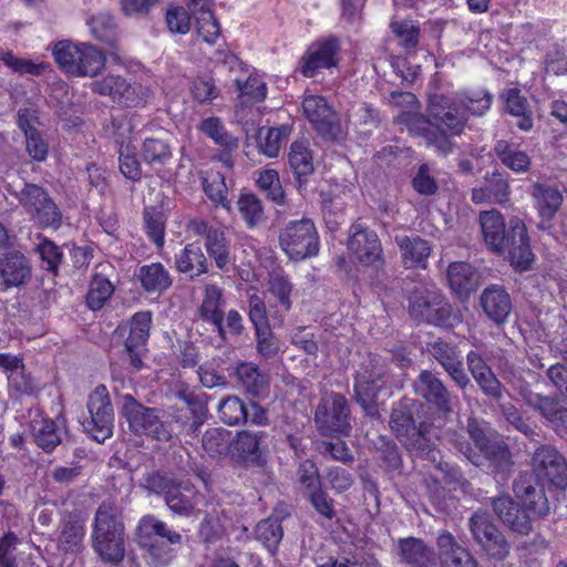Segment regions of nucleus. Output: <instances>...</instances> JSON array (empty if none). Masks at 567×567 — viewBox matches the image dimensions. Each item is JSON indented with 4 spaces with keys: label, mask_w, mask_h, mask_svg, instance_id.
I'll list each match as a JSON object with an SVG mask.
<instances>
[{
    "label": "nucleus",
    "mask_w": 567,
    "mask_h": 567,
    "mask_svg": "<svg viewBox=\"0 0 567 567\" xmlns=\"http://www.w3.org/2000/svg\"><path fill=\"white\" fill-rule=\"evenodd\" d=\"M426 112L401 111L395 123L405 125L411 135L422 137L440 154H452L455 145L451 137L462 135L468 122L465 111L455 95L434 93L429 96Z\"/></svg>",
    "instance_id": "f257e3e1"
},
{
    "label": "nucleus",
    "mask_w": 567,
    "mask_h": 567,
    "mask_svg": "<svg viewBox=\"0 0 567 567\" xmlns=\"http://www.w3.org/2000/svg\"><path fill=\"white\" fill-rule=\"evenodd\" d=\"M423 405L417 400L402 398L393 405L390 427L396 439L409 450L430 452L434 446V439H439L440 429L426 421H416Z\"/></svg>",
    "instance_id": "f03ea898"
},
{
    "label": "nucleus",
    "mask_w": 567,
    "mask_h": 567,
    "mask_svg": "<svg viewBox=\"0 0 567 567\" xmlns=\"http://www.w3.org/2000/svg\"><path fill=\"white\" fill-rule=\"evenodd\" d=\"M92 546L103 561L118 564L125 556V526L122 512L103 502L96 509L92 526Z\"/></svg>",
    "instance_id": "7ed1b4c3"
},
{
    "label": "nucleus",
    "mask_w": 567,
    "mask_h": 567,
    "mask_svg": "<svg viewBox=\"0 0 567 567\" xmlns=\"http://www.w3.org/2000/svg\"><path fill=\"white\" fill-rule=\"evenodd\" d=\"M408 311L412 320L452 329L462 322V315L442 295L431 291L419 281L406 290Z\"/></svg>",
    "instance_id": "20e7f679"
},
{
    "label": "nucleus",
    "mask_w": 567,
    "mask_h": 567,
    "mask_svg": "<svg viewBox=\"0 0 567 567\" xmlns=\"http://www.w3.org/2000/svg\"><path fill=\"white\" fill-rule=\"evenodd\" d=\"M347 250L350 258L360 267L370 270L371 285L379 286L386 279L385 256L378 234L361 224H353L349 229Z\"/></svg>",
    "instance_id": "39448f33"
},
{
    "label": "nucleus",
    "mask_w": 567,
    "mask_h": 567,
    "mask_svg": "<svg viewBox=\"0 0 567 567\" xmlns=\"http://www.w3.org/2000/svg\"><path fill=\"white\" fill-rule=\"evenodd\" d=\"M138 546L151 557L155 566L168 565L176 556L175 546L182 544V535L168 528L154 515H144L136 528Z\"/></svg>",
    "instance_id": "423d86ee"
},
{
    "label": "nucleus",
    "mask_w": 567,
    "mask_h": 567,
    "mask_svg": "<svg viewBox=\"0 0 567 567\" xmlns=\"http://www.w3.org/2000/svg\"><path fill=\"white\" fill-rule=\"evenodd\" d=\"M105 53L92 44H75L69 40L59 41L53 49L55 63L73 76L97 75L105 68Z\"/></svg>",
    "instance_id": "0eeeda50"
},
{
    "label": "nucleus",
    "mask_w": 567,
    "mask_h": 567,
    "mask_svg": "<svg viewBox=\"0 0 567 567\" xmlns=\"http://www.w3.org/2000/svg\"><path fill=\"white\" fill-rule=\"evenodd\" d=\"M455 446L474 465L485 466L501 481H505L512 473L514 462L508 445L501 439L494 437L480 451H475L463 436L454 434Z\"/></svg>",
    "instance_id": "6e6552de"
},
{
    "label": "nucleus",
    "mask_w": 567,
    "mask_h": 567,
    "mask_svg": "<svg viewBox=\"0 0 567 567\" xmlns=\"http://www.w3.org/2000/svg\"><path fill=\"white\" fill-rule=\"evenodd\" d=\"M341 40L334 35H323L313 40L299 58L296 72L306 79H315L323 71L338 69L340 64Z\"/></svg>",
    "instance_id": "1a4fd4ad"
},
{
    "label": "nucleus",
    "mask_w": 567,
    "mask_h": 567,
    "mask_svg": "<svg viewBox=\"0 0 567 567\" xmlns=\"http://www.w3.org/2000/svg\"><path fill=\"white\" fill-rule=\"evenodd\" d=\"M282 251L292 260H303L318 255L320 239L310 218L289 221L279 234Z\"/></svg>",
    "instance_id": "9d476101"
},
{
    "label": "nucleus",
    "mask_w": 567,
    "mask_h": 567,
    "mask_svg": "<svg viewBox=\"0 0 567 567\" xmlns=\"http://www.w3.org/2000/svg\"><path fill=\"white\" fill-rule=\"evenodd\" d=\"M122 415L136 435H145L162 442L172 439L171 425L159 417V411L143 405L131 394L124 396Z\"/></svg>",
    "instance_id": "9b49d317"
},
{
    "label": "nucleus",
    "mask_w": 567,
    "mask_h": 567,
    "mask_svg": "<svg viewBox=\"0 0 567 567\" xmlns=\"http://www.w3.org/2000/svg\"><path fill=\"white\" fill-rule=\"evenodd\" d=\"M315 422L323 436H348L351 432L350 408L344 395L332 392L321 399L315 412Z\"/></svg>",
    "instance_id": "f8f14e48"
},
{
    "label": "nucleus",
    "mask_w": 567,
    "mask_h": 567,
    "mask_svg": "<svg viewBox=\"0 0 567 567\" xmlns=\"http://www.w3.org/2000/svg\"><path fill=\"white\" fill-rule=\"evenodd\" d=\"M25 213L40 228L59 229L62 224V213L47 189L27 183L18 196Z\"/></svg>",
    "instance_id": "ddd939ff"
},
{
    "label": "nucleus",
    "mask_w": 567,
    "mask_h": 567,
    "mask_svg": "<svg viewBox=\"0 0 567 567\" xmlns=\"http://www.w3.org/2000/svg\"><path fill=\"white\" fill-rule=\"evenodd\" d=\"M146 487L163 496L168 508L178 515H189L198 504L200 494L192 485H183L161 473H153L145 480Z\"/></svg>",
    "instance_id": "4468645a"
},
{
    "label": "nucleus",
    "mask_w": 567,
    "mask_h": 567,
    "mask_svg": "<svg viewBox=\"0 0 567 567\" xmlns=\"http://www.w3.org/2000/svg\"><path fill=\"white\" fill-rule=\"evenodd\" d=\"M89 416L82 425L85 432L96 442L103 443L111 437L114 427V412L109 391L101 384L87 398Z\"/></svg>",
    "instance_id": "2eb2a0df"
},
{
    "label": "nucleus",
    "mask_w": 567,
    "mask_h": 567,
    "mask_svg": "<svg viewBox=\"0 0 567 567\" xmlns=\"http://www.w3.org/2000/svg\"><path fill=\"white\" fill-rule=\"evenodd\" d=\"M533 471L538 482L549 491L563 493L567 487V462L561 453L550 445L536 449L532 458Z\"/></svg>",
    "instance_id": "dca6fc26"
},
{
    "label": "nucleus",
    "mask_w": 567,
    "mask_h": 567,
    "mask_svg": "<svg viewBox=\"0 0 567 567\" xmlns=\"http://www.w3.org/2000/svg\"><path fill=\"white\" fill-rule=\"evenodd\" d=\"M496 254H508V259L515 270L530 269L534 254L530 248L529 236L525 223L519 218H512L504 236L502 247Z\"/></svg>",
    "instance_id": "f3484780"
},
{
    "label": "nucleus",
    "mask_w": 567,
    "mask_h": 567,
    "mask_svg": "<svg viewBox=\"0 0 567 567\" xmlns=\"http://www.w3.org/2000/svg\"><path fill=\"white\" fill-rule=\"evenodd\" d=\"M413 388L415 393L424 400L440 419H446L451 414L456 396L433 372L422 370L414 380Z\"/></svg>",
    "instance_id": "a211bd4d"
},
{
    "label": "nucleus",
    "mask_w": 567,
    "mask_h": 567,
    "mask_svg": "<svg viewBox=\"0 0 567 567\" xmlns=\"http://www.w3.org/2000/svg\"><path fill=\"white\" fill-rule=\"evenodd\" d=\"M217 413L219 420L229 426L240 424H250L255 426H265L268 424V412L259 403L244 400L236 395L224 398L218 406Z\"/></svg>",
    "instance_id": "6ab92c4d"
},
{
    "label": "nucleus",
    "mask_w": 567,
    "mask_h": 567,
    "mask_svg": "<svg viewBox=\"0 0 567 567\" xmlns=\"http://www.w3.org/2000/svg\"><path fill=\"white\" fill-rule=\"evenodd\" d=\"M186 229L193 235L205 239V249L219 270L227 269L230 262V244L221 227L214 226L203 218L195 217L187 221Z\"/></svg>",
    "instance_id": "aec40b11"
},
{
    "label": "nucleus",
    "mask_w": 567,
    "mask_h": 567,
    "mask_svg": "<svg viewBox=\"0 0 567 567\" xmlns=\"http://www.w3.org/2000/svg\"><path fill=\"white\" fill-rule=\"evenodd\" d=\"M93 93L110 96L125 107H137L146 103L147 92L141 84H131L120 75L109 74L91 83Z\"/></svg>",
    "instance_id": "412c9836"
},
{
    "label": "nucleus",
    "mask_w": 567,
    "mask_h": 567,
    "mask_svg": "<svg viewBox=\"0 0 567 567\" xmlns=\"http://www.w3.org/2000/svg\"><path fill=\"white\" fill-rule=\"evenodd\" d=\"M152 321L153 316L150 310L135 312L128 321V336L124 341V350L134 371H140L144 367L143 358L147 352Z\"/></svg>",
    "instance_id": "4be33fe9"
},
{
    "label": "nucleus",
    "mask_w": 567,
    "mask_h": 567,
    "mask_svg": "<svg viewBox=\"0 0 567 567\" xmlns=\"http://www.w3.org/2000/svg\"><path fill=\"white\" fill-rule=\"evenodd\" d=\"M302 110L318 135L337 140L341 133V124L338 113L327 100L320 95H307L302 101Z\"/></svg>",
    "instance_id": "5701e85b"
},
{
    "label": "nucleus",
    "mask_w": 567,
    "mask_h": 567,
    "mask_svg": "<svg viewBox=\"0 0 567 567\" xmlns=\"http://www.w3.org/2000/svg\"><path fill=\"white\" fill-rule=\"evenodd\" d=\"M388 385V373L383 365L374 360L361 368L354 377V393L357 402L369 413L375 409L379 393Z\"/></svg>",
    "instance_id": "b1692460"
},
{
    "label": "nucleus",
    "mask_w": 567,
    "mask_h": 567,
    "mask_svg": "<svg viewBox=\"0 0 567 567\" xmlns=\"http://www.w3.org/2000/svg\"><path fill=\"white\" fill-rule=\"evenodd\" d=\"M545 487L534 474L528 472L520 473L514 481L513 491L530 518H543L549 514L550 507Z\"/></svg>",
    "instance_id": "393cba45"
},
{
    "label": "nucleus",
    "mask_w": 567,
    "mask_h": 567,
    "mask_svg": "<svg viewBox=\"0 0 567 567\" xmlns=\"http://www.w3.org/2000/svg\"><path fill=\"white\" fill-rule=\"evenodd\" d=\"M470 528L474 539L489 557L504 559L507 556L508 543L486 513L475 512L470 518Z\"/></svg>",
    "instance_id": "a878e982"
},
{
    "label": "nucleus",
    "mask_w": 567,
    "mask_h": 567,
    "mask_svg": "<svg viewBox=\"0 0 567 567\" xmlns=\"http://www.w3.org/2000/svg\"><path fill=\"white\" fill-rule=\"evenodd\" d=\"M267 435L264 431L250 432L247 430L237 433L231 439V458L245 466H264L266 463L265 449L261 446L262 439Z\"/></svg>",
    "instance_id": "bb28decb"
},
{
    "label": "nucleus",
    "mask_w": 567,
    "mask_h": 567,
    "mask_svg": "<svg viewBox=\"0 0 567 567\" xmlns=\"http://www.w3.org/2000/svg\"><path fill=\"white\" fill-rule=\"evenodd\" d=\"M480 306L486 318L497 327L506 324L513 311L511 295L505 287L496 284H491L483 289Z\"/></svg>",
    "instance_id": "cd10ccee"
},
{
    "label": "nucleus",
    "mask_w": 567,
    "mask_h": 567,
    "mask_svg": "<svg viewBox=\"0 0 567 567\" xmlns=\"http://www.w3.org/2000/svg\"><path fill=\"white\" fill-rule=\"evenodd\" d=\"M295 286L289 276L282 270H274L268 278V292L275 302H270L271 318L275 324L282 326L285 316L292 308Z\"/></svg>",
    "instance_id": "c85d7f7f"
},
{
    "label": "nucleus",
    "mask_w": 567,
    "mask_h": 567,
    "mask_svg": "<svg viewBox=\"0 0 567 567\" xmlns=\"http://www.w3.org/2000/svg\"><path fill=\"white\" fill-rule=\"evenodd\" d=\"M429 352L444 368L458 388L465 389L470 384V378L463 367L461 351L456 346L440 339L429 344Z\"/></svg>",
    "instance_id": "c756f323"
},
{
    "label": "nucleus",
    "mask_w": 567,
    "mask_h": 567,
    "mask_svg": "<svg viewBox=\"0 0 567 567\" xmlns=\"http://www.w3.org/2000/svg\"><path fill=\"white\" fill-rule=\"evenodd\" d=\"M225 298L224 290L216 284L205 286L202 303L198 308V316L204 322L214 327V330L223 339L226 337L225 330Z\"/></svg>",
    "instance_id": "7c9ffc66"
},
{
    "label": "nucleus",
    "mask_w": 567,
    "mask_h": 567,
    "mask_svg": "<svg viewBox=\"0 0 567 567\" xmlns=\"http://www.w3.org/2000/svg\"><path fill=\"white\" fill-rule=\"evenodd\" d=\"M187 6L195 20L198 37L208 44H216L221 31L213 10V0H189Z\"/></svg>",
    "instance_id": "2f4dec72"
},
{
    "label": "nucleus",
    "mask_w": 567,
    "mask_h": 567,
    "mask_svg": "<svg viewBox=\"0 0 567 567\" xmlns=\"http://www.w3.org/2000/svg\"><path fill=\"white\" fill-rule=\"evenodd\" d=\"M395 243L400 249L402 265L405 269L427 268V260L432 254V245L426 239L414 236L395 237Z\"/></svg>",
    "instance_id": "473e14b6"
},
{
    "label": "nucleus",
    "mask_w": 567,
    "mask_h": 567,
    "mask_svg": "<svg viewBox=\"0 0 567 567\" xmlns=\"http://www.w3.org/2000/svg\"><path fill=\"white\" fill-rule=\"evenodd\" d=\"M492 506L497 517L512 530L522 535L532 530L529 515L508 495L495 497Z\"/></svg>",
    "instance_id": "72a5a7b5"
},
{
    "label": "nucleus",
    "mask_w": 567,
    "mask_h": 567,
    "mask_svg": "<svg viewBox=\"0 0 567 567\" xmlns=\"http://www.w3.org/2000/svg\"><path fill=\"white\" fill-rule=\"evenodd\" d=\"M288 165L293 175L299 192L308 185L309 177L315 172L313 152L305 141L291 143L288 153Z\"/></svg>",
    "instance_id": "f704fd0d"
},
{
    "label": "nucleus",
    "mask_w": 567,
    "mask_h": 567,
    "mask_svg": "<svg viewBox=\"0 0 567 567\" xmlns=\"http://www.w3.org/2000/svg\"><path fill=\"white\" fill-rule=\"evenodd\" d=\"M174 266L178 274L190 279L208 272V259L198 241L188 243L174 256Z\"/></svg>",
    "instance_id": "c9c22d12"
},
{
    "label": "nucleus",
    "mask_w": 567,
    "mask_h": 567,
    "mask_svg": "<svg viewBox=\"0 0 567 567\" xmlns=\"http://www.w3.org/2000/svg\"><path fill=\"white\" fill-rule=\"evenodd\" d=\"M143 291L147 295L162 296L173 285L169 271L162 262H151L138 267L135 272Z\"/></svg>",
    "instance_id": "e433bc0d"
},
{
    "label": "nucleus",
    "mask_w": 567,
    "mask_h": 567,
    "mask_svg": "<svg viewBox=\"0 0 567 567\" xmlns=\"http://www.w3.org/2000/svg\"><path fill=\"white\" fill-rule=\"evenodd\" d=\"M507 114L516 117V126L524 132H529L534 126L533 110L518 87L504 90L499 94Z\"/></svg>",
    "instance_id": "4c0bfd02"
},
{
    "label": "nucleus",
    "mask_w": 567,
    "mask_h": 567,
    "mask_svg": "<svg viewBox=\"0 0 567 567\" xmlns=\"http://www.w3.org/2000/svg\"><path fill=\"white\" fill-rule=\"evenodd\" d=\"M31 276V267L24 255L12 251L0 257V278L6 289L23 285Z\"/></svg>",
    "instance_id": "58836bf2"
},
{
    "label": "nucleus",
    "mask_w": 567,
    "mask_h": 567,
    "mask_svg": "<svg viewBox=\"0 0 567 567\" xmlns=\"http://www.w3.org/2000/svg\"><path fill=\"white\" fill-rule=\"evenodd\" d=\"M437 547L442 567H478L470 551L458 545L454 536L447 530L439 535Z\"/></svg>",
    "instance_id": "ea45409f"
},
{
    "label": "nucleus",
    "mask_w": 567,
    "mask_h": 567,
    "mask_svg": "<svg viewBox=\"0 0 567 567\" xmlns=\"http://www.w3.org/2000/svg\"><path fill=\"white\" fill-rule=\"evenodd\" d=\"M530 195L540 219L550 223L563 205L564 198L560 190L546 184L535 183Z\"/></svg>",
    "instance_id": "a19ab883"
},
{
    "label": "nucleus",
    "mask_w": 567,
    "mask_h": 567,
    "mask_svg": "<svg viewBox=\"0 0 567 567\" xmlns=\"http://www.w3.org/2000/svg\"><path fill=\"white\" fill-rule=\"evenodd\" d=\"M494 153L502 165L516 174H524L530 169L532 159L529 155L520 148L518 143L498 140L494 144Z\"/></svg>",
    "instance_id": "79ce46f5"
},
{
    "label": "nucleus",
    "mask_w": 567,
    "mask_h": 567,
    "mask_svg": "<svg viewBox=\"0 0 567 567\" xmlns=\"http://www.w3.org/2000/svg\"><path fill=\"white\" fill-rule=\"evenodd\" d=\"M96 41L105 45V52L118 56V34L114 18L109 13L93 16L89 22Z\"/></svg>",
    "instance_id": "37998d69"
},
{
    "label": "nucleus",
    "mask_w": 567,
    "mask_h": 567,
    "mask_svg": "<svg viewBox=\"0 0 567 567\" xmlns=\"http://www.w3.org/2000/svg\"><path fill=\"white\" fill-rule=\"evenodd\" d=\"M398 550L401 559L414 567H429L434 561V551L421 538L413 536L400 538Z\"/></svg>",
    "instance_id": "c03bdc74"
},
{
    "label": "nucleus",
    "mask_w": 567,
    "mask_h": 567,
    "mask_svg": "<svg viewBox=\"0 0 567 567\" xmlns=\"http://www.w3.org/2000/svg\"><path fill=\"white\" fill-rule=\"evenodd\" d=\"M480 225L484 241L489 250L493 252H495V250H499L504 236L507 231L503 215L494 209L482 212L480 214Z\"/></svg>",
    "instance_id": "a18cd8bd"
},
{
    "label": "nucleus",
    "mask_w": 567,
    "mask_h": 567,
    "mask_svg": "<svg viewBox=\"0 0 567 567\" xmlns=\"http://www.w3.org/2000/svg\"><path fill=\"white\" fill-rule=\"evenodd\" d=\"M475 269L466 261H453L446 270V279L451 290L458 298L468 297L474 285Z\"/></svg>",
    "instance_id": "49530a36"
},
{
    "label": "nucleus",
    "mask_w": 567,
    "mask_h": 567,
    "mask_svg": "<svg viewBox=\"0 0 567 567\" xmlns=\"http://www.w3.org/2000/svg\"><path fill=\"white\" fill-rule=\"evenodd\" d=\"M85 526L76 515L69 514L59 536V548L63 553L76 554L82 549Z\"/></svg>",
    "instance_id": "de8ad7c7"
},
{
    "label": "nucleus",
    "mask_w": 567,
    "mask_h": 567,
    "mask_svg": "<svg viewBox=\"0 0 567 567\" xmlns=\"http://www.w3.org/2000/svg\"><path fill=\"white\" fill-rule=\"evenodd\" d=\"M144 231L151 243L158 249L165 245L167 217L157 206H145L142 213Z\"/></svg>",
    "instance_id": "09e8293b"
},
{
    "label": "nucleus",
    "mask_w": 567,
    "mask_h": 567,
    "mask_svg": "<svg viewBox=\"0 0 567 567\" xmlns=\"http://www.w3.org/2000/svg\"><path fill=\"white\" fill-rule=\"evenodd\" d=\"M236 378L240 385L251 395H261L269 384L266 373L251 362H240L236 368Z\"/></svg>",
    "instance_id": "8fccbe9b"
},
{
    "label": "nucleus",
    "mask_w": 567,
    "mask_h": 567,
    "mask_svg": "<svg viewBox=\"0 0 567 567\" xmlns=\"http://www.w3.org/2000/svg\"><path fill=\"white\" fill-rule=\"evenodd\" d=\"M198 130L228 153L238 147V138L226 130L223 121L217 116L202 120Z\"/></svg>",
    "instance_id": "3c124183"
},
{
    "label": "nucleus",
    "mask_w": 567,
    "mask_h": 567,
    "mask_svg": "<svg viewBox=\"0 0 567 567\" xmlns=\"http://www.w3.org/2000/svg\"><path fill=\"white\" fill-rule=\"evenodd\" d=\"M141 155L146 165L163 167L169 163L173 153L166 141L156 137H146L141 146Z\"/></svg>",
    "instance_id": "603ef678"
},
{
    "label": "nucleus",
    "mask_w": 567,
    "mask_h": 567,
    "mask_svg": "<svg viewBox=\"0 0 567 567\" xmlns=\"http://www.w3.org/2000/svg\"><path fill=\"white\" fill-rule=\"evenodd\" d=\"M256 185L265 197L277 206L286 204V193L282 188L279 173L276 169H264L258 173Z\"/></svg>",
    "instance_id": "864d4df0"
},
{
    "label": "nucleus",
    "mask_w": 567,
    "mask_h": 567,
    "mask_svg": "<svg viewBox=\"0 0 567 567\" xmlns=\"http://www.w3.org/2000/svg\"><path fill=\"white\" fill-rule=\"evenodd\" d=\"M462 111L468 116L484 115L492 106L493 96L486 90L457 92L454 94Z\"/></svg>",
    "instance_id": "5fc2aeb1"
},
{
    "label": "nucleus",
    "mask_w": 567,
    "mask_h": 567,
    "mask_svg": "<svg viewBox=\"0 0 567 567\" xmlns=\"http://www.w3.org/2000/svg\"><path fill=\"white\" fill-rule=\"evenodd\" d=\"M231 432L223 427H209L202 436V447L210 457H218L230 452Z\"/></svg>",
    "instance_id": "6e6d98bb"
},
{
    "label": "nucleus",
    "mask_w": 567,
    "mask_h": 567,
    "mask_svg": "<svg viewBox=\"0 0 567 567\" xmlns=\"http://www.w3.org/2000/svg\"><path fill=\"white\" fill-rule=\"evenodd\" d=\"M286 136L287 128L285 126L261 127L257 135L259 152L270 158L277 157Z\"/></svg>",
    "instance_id": "4d7b16f0"
},
{
    "label": "nucleus",
    "mask_w": 567,
    "mask_h": 567,
    "mask_svg": "<svg viewBox=\"0 0 567 567\" xmlns=\"http://www.w3.org/2000/svg\"><path fill=\"white\" fill-rule=\"evenodd\" d=\"M114 292L113 284L102 275H95L86 293V305L93 310H100Z\"/></svg>",
    "instance_id": "13d9d810"
},
{
    "label": "nucleus",
    "mask_w": 567,
    "mask_h": 567,
    "mask_svg": "<svg viewBox=\"0 0 567 567\" xmlns=\"http://www.w3.org/2000/svg\"><path fill=\"white\" fill-rule=\"evenodd\" d=\"M392 33L401 41L406 52L414 51L420 42V25L417 21L403 19L390 23Z\"/></svg>",
    "instance_id": "bf43d9fd"
},
{
    "label": "nucleus",
    "mask_w": 567,
    "mask_h": 567,
    "mask_svg": "<svg viewBox=\"0 0 567 567\" xmlns=\"http://www.w3.org/2000/svg\"><path fill=\"white\" fill-rule=\"evenodd\" d=\"M203 189L206 196L215 204L223 207H229L227 198L228 189L225 183V176L219 172H209L203 178Z\"/></svg>",
    "instance_id": "052dcab7"
},
{
    "label": "nucleus",
    "mask_w": 567,
    "mask_h": 567,
    "mask_svg": "<svg viewBox=\"0 0 567 567\" xmlns=\"http://www.w3.org/2000/svg\"><path fill=\"white\" fill-rule=\"evenodd\" d=\"M40 255L41 267L52 276L59 275V269L63 260V251L49 238H42L37 246Z\"/></svg>",
    "instance_id": "680f3d73"
},
{
    "label": "nucleus",
    "mask_w": 567,
    "mask_h": 567,
    "mask_svg": "<svg viewBox=\"0 0 567 567\" xmlns=\"http://www.w3.org/2000/svg\"><path fill=\"white\" fill-rule=\"evenodd\" d=\"M237 205L248 228L256 227L264 219V205L255 194H241Z\"/></svg>",
    "instance_id": "e2e57ef3"
},
{
    "label": "nucleus",
    "mask_w": 567,
    "mask_h": 567,
    "mask_svg": "<svg viewBox=\"0 0 567 567\" xmlns=\"http://www.w3.org/2000/svg\"><path fill=\"white\" fill-rule=\"evenodd\" d=\"M33 436L37 445L45 453H51L61 443L56 424L51 419H42L39 426L33 425Z\"/></svg>",
    "instance_id": "0e129e2a"
},
{
    "label": "nucleus",
    "mask_w": 567,
    "mask_h": 567,
    "mask_svg": "<svg viewBox=\"0 0 567 567\" xmlns=\"http://www.w3.org/2000/svg\"><path fill=\"white\" fill-rule=\"evenodd\" d=\"M256 539L268 549H275L282 539L284 530L277 518L260 520L255 528Z\"/></svg>",
    "instance_id": "69168bd1"
},
{
    "label": "nucleus",
    "mask_w": 567,
    "mask_h": 567,
    "mask_svg": "<svg viewBox=\"0 0 567 567\" xmlns=\"http://www.w3.org/2000/svg\"><path fill=\"white\" fill-rule=\"evenodd\" d=\"M239 96L246 102H262L267 96V85L258 75L250 74L246 81H235Z\"/></svg>",
    "instance_id": "338daca9"
},
{
    "label": "nucleus",
    "mask_w": 567,
    "mask_h": 567,
    "mask_svg": "<svg viewBox=\"0 0 567 567\" xmlns=\"http://www.w3.org/2000/svg\"><path fill=\"white\" fill-rule=\"evenodd\" d=\"M486 190L491 195V200L495 204H505L509 200L511 186L507 175L495 171L485 178Z\"/></svg>",
    "instance_id": "774afa93"
}]
</instances>
